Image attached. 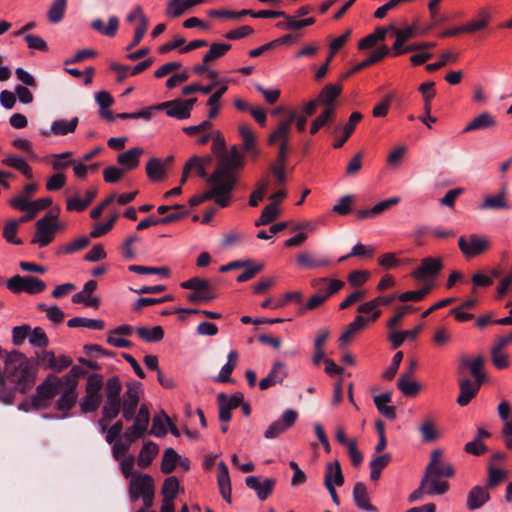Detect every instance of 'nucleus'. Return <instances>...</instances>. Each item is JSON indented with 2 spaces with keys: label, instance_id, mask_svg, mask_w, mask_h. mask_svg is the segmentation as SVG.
I'll list each match as a JSON object with an SVG mask.
<instances>
[{
  "label": "nucleus",
  "instance_id": "nucleus-50",
  "mask_svg": "<svg viewBox=\"0 0 512 512\" xmlns=\"http://www.w3.org/2000/svg\"><path fill=\"white\" fill-rule=\"evenodd\" d=\"M67 2L65 0H53L48 11L47 19L52 24L61 22L65 16Z\"/></svg>",
  "mask_w": 512,
  "mask_h": 512
},
{
  "label": "nucleus",
  "instance_id": "nucleus-23",
  "mask_svg": "<svg viewBox=\"0 0 512 512\" xmlns=\"http://www.w3.org/2000/svg\"><path fill=\"white\" fill-rule=\"evenodd\" d=\"M286 376L287 370L285 364L282 362H276L267 377L261 379L259 387L261 390H266L271 386L282 383Z\"/></svg>",
  "mask_w": 512,
  "mask_h": 512
},
{
  "label": "nucleus",
  "instance_id": "nucleus-11",
  "mask_svg": "<svg viewBox=\"0 0 512 512\" xmlns=\"http://www.w3.org/2000/svg\"><path fill=\"white\" fill-rule=\"evenodd\" d=\"M298 418L297 411L287 409L282 414L281 418L274 421L265 431L264 437L266 439H274L282 435L285 431L291 428Z\"/></svg>",
  "mask_w": 512,
  "mask_h": 512
},
{
  "label": "nucleus",
  "instance_id": "nucleus-54",
  "mask_svg": "<svg viewBox=\"0 0 512 512\" xmlns=\"http://www.w3.org/2000/svg\"><path fill=\"white\" fill-rule=\"evenodd\" d=\"M357 311L360 314L368 315L367 317H364V320L367 321V325L376 322L382 313L375 299L361 304L358 306Z\"/></svg>",
  "mask_w": 512,
  "mask_h": 512
},
{
  "label": "nucleus",
  "instance_id": "nucleus-22",
  "mask_svg": "<svg viewBox=\"0 0 512 512\" xmlns=\"http://www.w3.org/2000/svg\"><path fill=\"white\" fill-rule=\"evenodd\" d=\"M144 153L141 147L131 148L117 156V162L122 166L124 171L136 169L140 163V157Z\"/></svg>",
  "mask_w": 512,
  "mask_h": 512
},
{
  "label": "nucleus",
  "instance_id": "nucleus-44",
  "mask_svg": "<svg viewBox=\"0 0 512 512\" xmlns=\"http://www.w3.org/2000/svg\"><path fill=\"white\" fill-rule=\"evenodd\" d=\"M391 401V393L386 392L374 397V404L378 411L386 418L393 420L396 417V411L394 406H389L388 403Z\"/></svg>",
  "mask_w": 512,
  "mask_h": 512
},
{
  "label": "nucleus",
  "instance_id": "nucleus-14",
  "mask_svg": "<svg viewBox=\"0 0 512 512\" xmlns=\"http://www.w3.org/2000/svg\"><path fill=\"white\" fill-rule=\"evenodd\" d=\"M295 116L296 112H291L288 119L280 122L277 127L270 133L268 137V144L270 146H275L280 143H289L292 132V123Z\"/></svg>",
  "mask_w": 512,
  "mask_h": 512
},
{
  "label": "nucleus",
  "instance_id": "nucleus-39",
  "mask_svg": "<svg viewBox=\"0 0 512 512\" xmlns=\"http://www.w3.org/2000/svg\"><path fill=\"white\" fill-rule=\"evenodd\" d=\"M297 263L305 268L316 269L330 265V259L325 256L316 257L309 253H301L297 256Z\"/></svg>",
  "mask_w": 512,
  "mask_h": 512
},
{
  "label": "nucleus",
  "instance_id": "nucleus-27",
  "mask_svg": "<svg viewBox=\"0 0 512 512\" xmlns=\"http://www.w3.org/2000/svg\"><path fill=\"white\" fill-rule=\"evenodd\" d=\"M41 360L49 369L55 372H61L68 368L73 362L67 355H60L56 357L53 351L47 350L43 352Z\"/></svg>",
  "mask_w": 512,
  "mask_h": 512
},
{
  "label": "nucleus",
  "instance_id": "nucleus-52",
  "mask_svg": "<svg viewBox=\"0 0 512 512\" xmlns=\"http://www.w3.org/2000/svg\"><path fill=\"white\" fill-rule=\"evenodd\" d=\"M433 283L427 282L421 289L416 291H406L397 296V299L401 302H420L422 301L432 290Z\"/></svg>",
  "mask_w": 512,
  "mask_h": 512
},
{
  "label": "nucleus",
  "instance_id": "nucleus-1",
  "mask_svg": "<svg viewBox=\"0 0 512 512\" xmlns=\"http://www.w3.org/2000/svg\"><path fill=\"white\" fill-rule=\"evenodd\" d=\"M241 166V158L235 148L230 155H224L219 165L207 179L210 188L189 200L191 206H197L210 199L221 208L228 207L232 201V191L236 185L235 168Z\"/></svg>",
  "mask_w": 512,
  "mask_h": 512
},
{
  "label": "nucleus",
  "instance_id": "nucleus-64",
  "mask_svg": "<svg viewBox=\"0 0 512 512\" xmlns=\"http://www.w3.org/2000/svg\"><path fill=\"white\" fill-rule=\"evenodd\" d=\"M137 333L147 342H158L164 337V331L161 326H154L151 329L140 327L137 329Z\"/></svg>",
  "mask_w": 512,
  "mask_h": 512
},
{
  "label": "nucleus",
  "instance_id": "nucleus-53",
  "mask_svg": "<svg viewBox=\"0 0 512 512\" xmlns=\"http://www.w3.org/2000/svg\"><path fill=\"white\" fill-rule=\"evenodd\" d=\"M422 439L424 442H433L440 437V432L436 428L435 422L432 418L428 417L422 421L419 427Z\"/></svg>",
  "mask_w": 512,
  "mask_h": 512
},
{
  "label": "nucleus",
  "instance_id": "nucleus-45",
  "mask_svg": "<svg viewBox=\"0 0 512 512\" xmlns=\"http://www.w3.org/2000/svg\"><path fill=\"white\" fill-rule=\"evenodd\" d=\"M183 289H189L207 294H214L211 282L200 277H192L180 284Z\"/></svg>",
  "mask_w": 512,
  "mask_h": 512
},
{
  "label": "nucleus",
  "instance_id": "nucleus-63",
  "mask_svg": "<svg viewBox=\"0 0 512 512\" xmlns=\"http://www.w3.org/2000/svg\"><path fill=\"white\" fill-rule=\"evenodd\" d=\"M279 215L278 207L276 206V203H271L264 207V209L261 212L260 217L256 220L255 225L261 226V225H267L271 222H273Z\"/></svg>",
  "mask_w": 512,
  "mask_h": 512
},
{
  "label": "nucleus",
  "instance_id": "nucleus-57",
  "mask_svg": "<svg viewBox=\"0 0 512 512\" xmlns=\"http://www.w3.org/2000/svg\"><path fill=\"white\" fill-rule=\"evenodd\" d=\"M230 49V44L213 43L203 57L204 64H208L223 57Z\"/></svg>",
  "mask_w": 512,
  "mask_h": 512
},
{
  "label": "nucleus",
  "instance_id": "nucleus-15",
  "mask_svg": "<svg viewBox=\"0 0 512 512\" xmlns=\"http://www.w3.org/2000/svg\"><path fill=\"white\" fill-rule=\"evenodd\" d=\"M343 86L341 83H329L325 85L318 96L316 97L317 102L324 106V108L336 110V100L341 95Z\"/></svg>",
  "mask_w": 512,
  "mask_h": 512
},
{
  "label": "nucleus",
  "instance_id": "nucleus-33",
  "mask_svg": "<svg viewBox=\"0 0 512 512\" xmlns=\"http://www.w3.org/2000/svg\"><path fill=\"white\" fill-rule=\"evenodd\" d=\"M481 384L470 380L460 382V394L457 397V403L460 406H466L478 393Z\"/></svg>",
  "mask_w": 512,
  "mask_h": 512
},
{
  "label": "nucleus",
  "instance_id": "nucleus-12",
  "mask_svg": "<svg viewBox=\"0 0 512 512\" xmlns=\"http://www.w3.org/2000/svg\"><path fill=\"white\" fill-rule=\"evenodd\" d=\"M63 386L61 377H48L37 387V394L33 399L34 404L40 405L42 401L50 400L60 392Z\"/></svg>",
  "mask_w": 512,
  "mask_h": 512
},
{
  "label": "nucleus",
  "instance_id": "nucleus-2",
  "mask_svg": "<svg viewBox=\"0 0 512 512\" xmlns=\"http://www.w3.org/2000/svg\"><path fill=\"white\" fill-rule=\"evenodd\" d=\"M121 391L122 384L117 376H113L105 382V401L102 406L101 417L97 421L100 431L106 430V425H109L119 415L120 411H122L124 419L131 420L134 418L140 401L141 384H128L122 398H120Z\"/></svg>",
  "mask_w": 512,
  "mask_h": 512
},
{
  "label": "nucleus",
  "instance_id": "nucleus-42",
  "mask_svg": "<svg viewBox=\"0 0 512 512\" xmlns=\"http://www.w3.org/2000/svg\"><path fill=\"white\" fill-rule=\"evenodd\" d=\"M145 170L151 181H161L166 175L165 163L159 158H151L147 162Z\"/></svg>",
  "mask_w": 512,
  "mask_h": 512
},
{
  "label": "nucleus",
  "instance_id": "nucleus-61",
  "mask_svg": "<svg viewBox=\"0 0 512 512\" xmlns=\"http://www.w3.org/2000/svg\"><path fill=\"white\" fill-rule=\"evenodd\" d=\"M269 186L268 178L260 179L257 184L255 190L251 193L249 199V205L251 207H257L259 203L263 200Z\"/></svg>",
  "mask_w": 512,
  "mask_h": 512
},
{
  "label": "nucleus",
  "instance_id": "nucleus-17",
  "mask_svg": "<svg viewBox=\"0 0 512 512\" xmlns=\"http://www.w3.org/2000/svg\"><path fill=\"white\" fill-rule=\"evenodd\" d=\"M310 285L316 290V292L327 295V298L329 299L332 295L339 292L345 286V283L339 279L320 277L312 279L310 281Z\"/></svg>",
  "mask_w": 512,
  "mask_h": 512
},
{
  "label": "nucleus",
  "instance_id": "nucleus-48",
  "mask_svg": "<svg viewBox=\"0 0 512 512\" xmlns=\"http://www.w3.org/2000/svg\"><path fill=\"white\" fill-rule=\"evenodd\" d=\"M420 330H421V326H417L412 330H406V331H396V330L392 329L389 334V340L394 348H398L403 344V342L406 339H411V340L416 339Z\"/></svg>",
  "mask_w": 512,
  "mask_h": 512
},
{
  "label": "nucleus",
  "instance_id": "nucleus-26",
  "mask_svg": "<svg viewBox=\"0 0 512 512\" xmlns=\"http://www.w3.org/2000/svg\"><path fill=\"white\" fill-rule=\"evenodd\" d=\"M91 28L98 32L100 35L113 38L119 29L120 21L117 16H110L108 22L105 24L102 19H94L91 24Z\"/></svg>",
  "mask_w": 512,
  "mask_h": 512
},
{
  "label": "nucleus",
  "instance_id": "nucleus-21",
  "mask_svg": "<svg viewBox=\"0 0 512 512\" xmlns=\"http://www.w3.org/2000/svg\"><path fill=\"white\" fill-rule=\"evenodd\" d=\"M157 110H164L170 117L176 119H188L190 112L183 103V100H171L156 105Z\"/></svg>",
  "mask_w": 512,
  "mask_h": 512
},
{
  "label": "nucleus",
  "instance_id": "nucleus-10",
  "mask_svg": "<svg viewBox=\"0 0 512 512\" xmlns=\"http://www.w3.org/2000/svg\"><path fill=\"white\" fill-rule=\"evenodd\" d=\"M443 268L440 257H427L421 260L420 265L411 273L418 281H428L437 276Z\"/></svg>",
  "mask_w": 512,
  "mask_h": 512
},
{
  "label": "nucleus",
  "instance_id": "nucleus-59",
  "mask_svg": "<svg viewBox=\"0 0 512 512\" xmlns=\"http://www.w3.org/2000/svg\"><path fill=\"white\" fill-rule=\"evenodd\" d=\"M391 460L390 454H383L373 458L370 462V478L376 481L380 478L381 471L389 464Z\"/></svg>",
  "mask_w": 512,
  "mask_h": 512
},
{
  "label": "nucleus",
  "instance_id": "nucleus-40",
  "mask_svg": "<svg viewBox=\"0 0 512 512\" xmlns=\"http://www.w3.org/2000/svg\"><path fill=\"white\" fill-rule=\"evenodd\" d=\"M509 207L506 200V190H501L496 195H488L484 198L483 202L479 205L482 210L486 209H507Z\"/></svg>",
  "mask_w": 512,
  "mask_h": 512
},
{
  "label": "nucleus",
  "instance_id": "nucleus-43",
  "mask_svg": "<svg viewBox=\"0 0 512 512\" xmlns=\"http://www.w3.org/2000/svg\"><path fill=\"white\" fill-rule=\"evenodd\" d=\"M159 452L158 446L153 442H147L143 445L138 455L137 464L141 468L148 467Z\"/></svg>",
  "mask_w": 512,
  "mask_h": 512
},
{
  "label": "nucleus",
  "instance_id": "nucleus-20",
  "mask_svg": "<svg viewBox=\"0 0 512 512\" xmlns=\"http://www.w3.org/2000/svg\"><path fill=\"white\" fill-rule=\"evenodd\" d=\"M246 485L256 491L260 500H265L273 492L276 480L273 478H266L262 482L256 476H248L245 479Z\"/></svg>",
  "mask_w": 512,
  "mask_h": 512
},
{
  "label": "nucleus",
  "instance_id": "nucleus-31",
  "mask_svg": "<svg viewBox=\"0 0 512 512\" xmlns=\"http://www.w3.org/2000/svg\"><path fill=\"white\" fill-rule=\"evenodd\" d=\"M496 126V120L494 116L489 112H482L473 118L464 128L463 132H471L475 130H482L493 128Z\"/></svg>",
  "mask_w": 512,
  "mask_h": 512
},
{
  "label": "nucleus",
  "instance_id": "nucleus-51",
  "mask_svg": "<svg viewBox=\"0 0 512 512\" xmlns=\"http://www.w3.org/2000/svg\"><path fill=\"white\" fill-rule=\"evenodd\" d=\"M400 202L399 197H392L389 199H386L384 201H381L374 205L371 209L364 210L359 212V218H370L376 215L381 214L385 210L389 209L390 207L398 204Z\"/></svg>",
  "mask_w": 512,
  "mask_h": 512
},
{
  "label": "nucleus",
  "instance_id": "nucleus-8",
  "mask_svg": "<svg viewBox=\"0 0 512 512\" xmlns=\"http://www.w3.org/2000/svg\"><path fill=\"white\" fill-rule=\"evenodd\" d=\"M458 246L467 258H474L490 248V242L486 236L470 234L458 239Z\"/></svg>",
  "mask_w": 512,
  "mask_h": 512
},
{
  "label": "nucleus",
  "instance_id": "nucleus-56",
  "mask_svg": "<svg viewBox=\"0 0 512 512\" xmlns=\"http://www.w3.org/2000/svg\"><path fill=\"white\" fill-rule=\"evenodd\" d=\"M463 364L469 367L472 376L475 378L476 383L481 384L485 379V374L483 373L484 366V358L479 355L472 360H464Z\"/></svg>",
  "mask_w": 512,
  "mask_h": 512
},
{
  "label": "nucleus",
  "instance_id": "nucleus-28",
  "mask_svg": "<svg viewBox=\"0 0 512 512\" xmlns=\"http://www.w3.org/2000/svg\"><path fill=\"white\" fill-rule=\"evenodd\" d=\"M440 476L435 474H428L426 471L424 478L422 479L423 487L426 488V494L428 495H442L449 489V484L446 481L439 480Z\"/></svg>",
  "mask_w": 512,
  "mask_h": 512
},
{
  "label": "nucleus",
  "instance_id": "nucleus-16",
  "mask_svg": "<svg viewBox=\"0 0 512 512\" xmlns=\"http://www.w3.org/2000/svg\"><path fill=\"white\" fill-rule=\"evenodd\" d=\"M56 237V233L52 225L44 223L43 220H37L35 223V234L31 243L40 248L46 247L51 244Z\"/></svg>",
  "mask_w": 512,
  "mask_h": 512
},
{
  "label": "nucleus",
  "instance_id": "nucleus-58",
  "mask_svg": "<svg viewBox=\"0 0 512 512\" xmlns=\"http://www.w3.org/2000/svg\"><path fill=\"white\" fill-rule=\"evenodd\" d=\"M397 387L405 396L408 397L416 396L422 388L420 383L407 377H400L397 381Z\"/></svg>",
  "mask_w": 512,
  "mask_h": 512
},
{
  "label": "nucleus",
  "instance_id": "nucleus-46",
  "mask_svg": "<svg viewBox=\"0 0 512 512\" xmlns=\"http://www.w3.org/2000/svg\"><path fill=\"white\" fill-rule=\"evenodd\" d=\"M362 119V115L361 113L359 112H353L350 117H349V120L348 122L345 124V126L343 127L342 131H343V136L339 139H337L334 143H333V147L334 148H340L343 146V144L348 140V138L351 136V134L353 133V131L355 130V127L357 126V124L361 121Z\"/></svg>",
  "mask_w": 512,
  "mask_h": 512
},
{
  "label": "nucleus",
  "instance_id": "nucleus-30",
  "mask_svg": "<svg viewBox=\"0 0 512 512\" xmlns=\"http://www.w3.org/2000/svg\"><path fill=\"white\" fill-rule=\"evenodd\" d=\"M126 21L134 26V32L143 29L146 34L149 26V20L140 5H135L126 15Z\"/></svg>",
  "mask_w": 512,
  "mask_h": 512
},
{
  "label": "nucleus",
  "instance_id": "nucleus-55",
  "mask_svg": "<svg viewBox=\"0 0 512 512\" xmlns=\"http://www.w3.org/2000/svg\"><path fill=\"white\" fill-rule=\"evenodd\" d=\"M67 325L70 328L85 327L93 330H102L105 323L101 319H88L83 317H74L68 320Z\"/></svg>",
  "mask_w": 512,
  "mask_h": 512
},
{
  "label": "nucleus",
  "instance_id": "nucleus-41",
  "mask_svg": "<svg viewBox=\"0 0 512 512\" xmlns=\"http://www.w3.org/2000/svg\"><path fill=\"white\" fill-rule=\"evenodd\" d=\"M490 20L491 15L486 9L479 10L477 17L464 25L466 33L472 34L485 29L488 27Z\"/></svg>",
  "mask_w": 512,
  "mask_h": 512
},
{
  "label": "nucleus",
  "instance_id": "nucleus-5",
  "mask_svg": "<svg viewBox=\"0 0 512 512\" xmlns=\"http://www.w3.org/2000/svg\"><path fill=\"white\" fill-rule=\"evenodd\" d=\"M104 385L103 378L100 374H92L87 378L85 395L79 403L82 413H92L99 408L101 403V390Z\"/></svg>",
  "mask_w": 512,
  "mask_h": 512
},
{
  "label": "nucleus",
  "instance_id": "nucleus-24",
  "mask_svg": "<svg viewBox=\"0 0 512 512\" xmlns=\"http://www.w3.org/2000/svg\"><path fill=\"white\" fill-rule=\"evenodd\" d=\"M97 282L90 280L85 283L82 291L76 293L72 297L74 303H83L86 307H98L99 299L92 297L93 292L96 290Z\"/></svg>",
  "mask_w": 512,
  "mask_h": 512
},
{
  "label": "nucleus",
  "instance_id": "nucleus-60",
  "mask_svg": "<svg viewBox=\"0 0 512 512\" xmlns=\"http://www.w3.org/2000/svg\"><path fill=\"white\" fill-rule=\"evenodd\" d=\"M179 460V454L173 448H167L162 458L161 471L164 474H170L175 469Z\"/></svg>",
  "mask_w": 512,
  "mask_h": 512
},
{
  "label": "nucleus",
  "instance_id": "nucleus-34",
  "mask_svg": "<svg viewBox=\"0 0 512 512\" xmlns=\"http://www.w3.org/2000/svg\"><path fill=\"white\" fill-rule=\"evenodd\" d=\"M367 326V321L364 320V316L358 315L355 319L347 326L346 330L341 334L339 338V346L342 348L349 343L353 336L363 330Z\"/></svg>",
  "mask_w": 512,
  "mask_h": 512
},
{
  "label": "nucleus",
  "instance_id": "nucleus-9",
  "mask_svg": "<svg viewBox=\"0 0 512 512\" xmlns=\"http://www.w3.org/2000/svg\"><path fill=\"white\" fill-rule=\"evenodd\" d=\"M61 382L64 383V386L60 390L61 396L56 402V409L64 412V416L68 415V412L74 407L78 394L76 391L77 388V380H74L72 376H62Z\"/></svg>",
  "mask_w": 512,
  "mask_h": 512
},
{
  "label": "nucleus",
  "instance_id": "nucleus-19",
  "mask_svg": "<svg viewBox=\"0 0 512 512\" xmlns=\"http://www.w3.org/2000/svg\"><path fill=\"white\" fill-rule=\"evenodd\" d=\"M490 500V494L486 487L476 485L467 494L466 507L474 511L483 507Z\"/></svg>",
  "mask_w": 512,
  "mask_h": 512
},
{
  "label": "nucleus",
  "instance_id": "nucleus-49",
  "mask_svg": "<svg viewBox=\"0 0 512 512\" xmlns=\"http://www.w3.org/2000/svg\"><path fill=\"white\" fill-rule=\"evenodd\" d=\"M90 243V238L81 236L57 248L56 254L67 255L83 250Z\"/></svg>",
  "mask_w": 512,
  "mask_h": 512
},
{
  "label": "nucleus",
  "instance_id": "nucleus-4",
  "mask_svg": "<svg viewBox=\"0 0 512 512\" xmlns=\"http://www.w3.org/2000/svg\"><path fill=\"white\" fill-rule=\"evenodd\" d=\"M154 480L148 474H135L130 479L129 496L131 501L135 502L142 498L145 508L153 505L154 499Z\"/></svg>",
  "mask_w": 512,
  "mask_h": 512
},
{
  "label": "nucleus",
  "instance_id": "nucleus-62",
  "mask_svg": "<svg viewBox=\"0 0 512 512\" xmlns=\"http://www.w3.org/2000/svg\"><path fill=\"white\" fill-rule=\"evenodd\" d=\"M499 418L502 421V429L512 427V405L506 399L499 402L497 407Z\"/></svg>",
  "mask_w": 512,
  "mask_h": 512
},
{
  "label": "nucleus",
  "instance_id": "nucleus-6",
  "mask_svg": "<svg viewBox=\"0 0 512 512\" xmlns=\"http://www.w3.org/2000/svg\"><path fill=\"white\" fill-rule=\"evenodd\" d=\"M9 204L12 208L25 212L20 217V222H28L36 217V215L51 206L52 198L44 197L34 201H30L26 196H15L9 200Z\"/></svg>",
  "mask_w": 512,
  "mask_h": 512
},
{
  "label": "nucleus",
  "instance_id": "nucleus-13",
  "mask_svg": "<svg viewBox=\"0 0 512 512\" xmlns=\"http://www.w3.org/2000/svg\"><path fill=\"white\" fill-rule=\"evenodd\" d=\"M426 471L428 474H435L440 477L454 476V468L452 464L443 460V452L438 449L431 452L430 462Z\"/></svg>",
  "mask_w": 512,
  "mask_h": 512
},
{
  "label": "nucleus",
  "instance_id": "nucleus-37",
  "mask_svg": "<svg viewBox=\"0 0 512 512\" xmlns=\"http://www.w3.org/2000/svg\"><path fill=\"white\" fill-rule=\"evenodd\" d=\"M239 134L243 142V150L257 157L259 152L256 148V137L252 129L247 124L242 123L239 125Z\"/></svg>",
  "mask_w": 512,
  "mask_h": 512
},
{
  "label": "nucleus",
  "instance_id": "nucleus-36",
  "mask_svg": "<svg viewBox=\"0 0 512 512\" xmlns=\"http://www.w3.org/2000/svg\"><path fill=\"white\" fill-rule=\"evenodd\" d=\"M353 498L358 508L367 511H376V508L370 503L367 488L364 483L358 482L355 484L353 489Z\"/></svg>",
  "mask_w": 512,
  "mask_h": 512
},
{
  "label": "nucleus",
  "instance_id": "nucleus-32",
  "mask_svg": "<svg viewBox=\"0 0 512 512\" xmlns=\"http://www.w3.org/2000/svg\"><path fill=\"white\" fill-rule=\"evenodd\" d=\"M96 195L97 190L93 188L86 191L83 199L79 197H69L66 201V210L82 212L92 203Z\"/></svg>",
  "mask_w": 512,
  "mask_h": 512
},
{
  "label": "nucleus",
  "instance_id": "nucleus-35",
  "mask_svg": "<svg viewBox=\"0 0 512 512\" xmlns=\"http://www.w3.org/2000/svg\"><path fill=\"white\" fill-rule=\"evenodd\" d=\"M344 477L338 461L327 463L325 469V486H342Z\"/></svg>",
  "mask_w": 512,
  "mask_h": 512
},
{
  "label": "nucleus",
  "instance_id": "nucleus-7",
  "mask_svg": "<svg viewBox=\"0 0 512 512\" xmlns=\"http://www.w3.org/2000/svg\"><path fill=\"white\" fill-rule=\"evenodd\" d=\"M7 289L14 293L38 294L46 289V284L34 276L15 275L6 282Z\"/></svg>",
  "mask_w": 512,
  "mask_h": 512
},
{
  "label": "nucleus",
  "instance_id": "nucleus-18",
  "mask_svg": "<svg viewBox=\"0 0 512 512\" xmlns=\"http://www.w3.org/2000/svg\"><path fill=\"white\" fill-rule=\"evenodd\" d=\"M212 140L213 144L211 147L212 153L217 157V164L216 167L219 165V160L224 155H230L232 153V149L235 148L238 155L241 158V166L235 168V177L237 178V173L239 170H241L244 166V160L243 155L239 152L237 146H232L228 152L225 151L226 148V142L225 139L220 131H214L212 132Z\"/></svg>",
  "mask_w": 512,
  "mask_h": 512
},
{
  "label": "nucleus",
  "instance_id": "nucleus-3",
  "mask_svg": "<svg viewBox=\"0 0 512 512\" xmlns=\"http://www.w3.org/2000/svg\"><path fill=\"white\" fill-rule=\"evenodd\" d=\"M4 364L3 380L10 379L16 385V389L22 393L33 386L35 376L22 353H8L4 358Z\"/></svg>",
  "mask_w": 512,
  "mask_h": 512
},
{
  "label": "nucleus",
  "instance_id": "nucleus-38",
  "mask_svg": "<svg viewBox=\"0 0 512 512\" xmlns=\"http://www.w3.org/2000/svg\"><path fill=\"white\" fill-rule=\"evenodd\" d=\"M2 164L19 171L27 179L33 178L32 168L23 158L9 154L2 160Z\"/></svg>",
  "mask_w": 512,
  "mask_h": 512
},
{
  "label": "nucleus",
  "instance_id": "nucleus-29",
  "mask_svg": "<svg viewBox=\"0 0 512 512\" xmlns=\"http://www.w3.org/2000/svg\"><path fill=\"white\" fill-rule=\"evenodd\" d=\"M78 124V117H73L70 120L57 119L51 124L49 134L56 136H65L74 133L76 131ZM45 134L48 135L47 132Z\"/></svg>",
  "mask_w": 512,
  "mask_h": 512
},
{
  "label": "nucleus",
  "instance_id": "nucleus-47",
  "mask_svg": "<svg viewBox=\"0 0 512 512\" xmlns=\"http://www.w3.org/2000/svg\"><path fill=\"white\" fill-rule=\"evenodd\" d=\"M238 353L235 350H231L227 356V363L221 368L219 375L216 378L217 382L226 383L231 382V373L235 369L238 363Z\"/></svg>",
  "mask_w": 512,
  "mask_h": 512
},
{
  "label": "nucleus",
  "instance_id": "nucleus-25",
  "mask_svg": "<svg viewBox=\"0 0 512 512\" xmlns=\"http://www.w3.org/2000/svg\"><path fill=\"white\" fill-rule=\"evenodd\" d=\"M217 482L220 490V494L225 501L231 502V480L229 470L224 462H219L217 467Z\"/></svg>",
  "mask_w": 512,
  "mask_h": 512
}]
</instances>
